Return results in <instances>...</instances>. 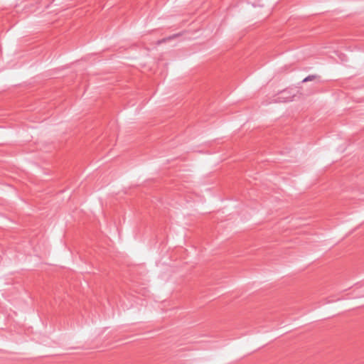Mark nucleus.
<instances>
[{
  "label": "nucleus",
  "mask_w": 364,
  "mask_h": 364,
  "mask_svg": "<svg viewBox=\"0 0 364 364\" xmlns=\"http://www.w3.org/2000/svg\"><path fill=\"white\" fill-rule=\"evenodd\" d=\"M315 78V76L314 75H309L307 76L306 78H304L302 82H308V81H310V80H312Z\"/></svg>",
  "instance_id": "obj_1"
}]
</instances>
